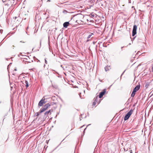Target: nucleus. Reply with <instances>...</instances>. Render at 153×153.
<instances>
[{
	"instance_id": "6",
	"label": "nucleus",
	"mask_w": 153,
	"mask_h": 153,
	"mask_svg": "<svg viewBox=\"0 0 153 153\" xmlns=\"http://www.w3.org/2000/svg\"><path fill=\"white\" fill-rule=\"evenodd\" d=\"M69 22H65L63 23V26L65 28H67L68 25H69Z\"/></svg>"
},
{
	"instance_id": "4",
	"label": "nucleus",
	"mask_w": 153,
	"mask_h": 153,
	"mask_svg": "<svg viewBox=\"0 0 153 153\" xmlns=\"http://www.w3.org/2000/svg\"><path fill=\"white\" fill-rule=\"evenodd\" d=\"M106 92V90L104 89L103 90V91L100 92L99 95V98H100L102 97L103 95Z\"/></svg>"
},
{
	"instance_id": "9",
	"label": "nucleus",
	"mask_w": 153,
	"mask_h": 153,
	"mask_svg": "<svg viewBox=\"0 0 153 153\" xmlns=\"http://www.w3.org/2000/svg\"><path fill=\"white\" fill-rule=\"evenodd\" d=\"M93 34H92V33H90V34H89L88 36V37H87V39H88L87 40V41L88 42V41H89L90 40V39H89V38H90L91 36H92V35H93Z\"/></svg>"
},
{
	"instance_id": "33",
	"label": "nucleus",
	"mask_w": 153,
	"mask_h": 153,
	"mask_svg": "<svg viewBox=\"0 0 153 153\" xmlns=\"http://www.w3.org/2000/svg\"><path fill=\"white\" fill-rule=\"evenodd\" d=\"M123 73L122 74L121 76L122 75H123Z\"/></svg>"
},
{
	"instance_id": "12",
	"label": "nucleus",
	"mask_w": 153,
	"mask_h": 153,
	"mask_svg": "<svg viewBox=\"0 0 153 153\" xmlns=\"http://www.w3.org/2000/svg\"><path fill=\"white\" fill-rule=\"evenodd\" d=\"M45 110H46V109H45V108H44L43 107L42 108H41L40 110V113H42Z\"/></svg>"
},
{
	"instance_id": "19",
	"label": "nucleus",
	"mask_w": 153,
	"mask_h": 153,
	"mask_svg": "<svg viewBox=\"0 0 153 153\" xmlns=\"http://www.w3.org/2000/svg\"><path fill=\"white\" fill-rule=\"evenodd\" d=\"M3 30L2 29L0 30V33H2Z\"/></svg>"
},
{
	"instance_id": "29",
	"label": "nucleus",
	"mask_w": 153,
	"mask_h": 153,
	"mask_svg": "<svg viewBox=\"0 0 153 153\" xmlns=\"http://www.w3.org/2000/svg\"><path fill=\"white\" fill-rule=\"evenodd\" d=\"M135 38V37H134V38L133 39V40H134V39Z\"/></svg>"
},
{
	"instance_id": "22",
	"label": "nucleus",
	"mask_w": 153,
	"mask_h": 153,
	"mask_svg": "<svg viewBox=\"0 0 153 153\" xmlns=\"http://www.w3.org/2000/svg\"><path fill=\"white\" fill-rule=\"evenodd\" d=\"M5 5H6V6H9V4H5Z\"/></svg>"
},
{
	"instance_id": "24",
	"label": "nucleus",
	"mask_w": 153,
	"mask_h": 153,
	"mask_svg": "<svg viewBox=\"0 0 153 153\" xmlns=\"http://www.w3.org/2000/svg\"><path fill=\"white\" fill-rule=\"evenodd\" d=\"M20 42H23V43H25V42H22V41H20Z\"/></svg>"
},
{
	"instance_id": "23",
	"label": "nucleus",
	"mask_w": 153,
	"mask_h": 153,
	"mask_svg": "<svg viewBox=\"0 0 153 153\" xmlns=\"http://www.w3.org/2000/svg\"><path fill=\"white\" fill-rule=\"evenodd\" d=\"M130 153H133L132 150L130 151Z\"/></svg>"
},
{
	"instance_id": "27",
	"label": "nucleus",
	"mask_w": 153,
	"mask_h": 153,
	"mask_svg": "<svg viewBox=\"0 0 153 153\" xmlns=\"http://www.w3.org/2000/svg\"><path fill=\"white\" fill-rule=\"evenodd\" d=\"M41 41L40 42V45H41Z\"/></svg>"
},
{
	"instance_id": "14",
	"label": "nucleus",
	"mask_w": 153,
	"mask_h": 153,
	"mask_svg": "<svg viewBox=\"0 0 153 153\" xmlns=\"http://www.w3.org/2000/svg\"><path fill=\"white\" fill-rule=\"evenodd\" d=\"M25 84H26V87H27L28 86V82L27 81H25Z\"/></svg>"
},
{
	"instance_id": "25",
	"label": "nucleus",
	"mask_w": 153,
	"mask_h": 153,
	"mask_svg": "<svg viewBox=\"0 0 153 153\" xmlns=\"http://www.w3.org/2000/svg\"><path fill=\"white\" fill-rule=\"evenodd\" d=\"M14 71H16V69H14Z\"/></svg>"
},
{
	"instance_id": "16",
	"label": "nucleus",
	"mask_w": 153,
	"mask_h": 153,
	"mask_svg": "<svg viewBox=\"0 0 153 153\" xmlns=\"http://www.w3.org/2000/svg\"><path fill=\"white\" fill-rule=\"evenodd\" d=\"M148 86H149V84H148L146 83L145 85V87L147 88L148 87Z\"/></svg>"
},
{
	"instance_id": "34",
	"label": "nucleus",
	"mask_w": 153,
	"mask_h": 153,
	"mask_svg": "<svg viewBox=\"0 0 153 153\" xmlns=\"http://www.w3.org/2000/svg\"><path fill=\"white\" fill-rule=\"evenodd\" d=\"M123 73L122 74L121 76L122 75H123Z\"/></svg>"
},
{
	"instance_id": "35",
	"label": "nucleus",
	"mask_w": 153,
	"mask_h": 153,
	"mask_svg": "<svg viewBox=\"0 0 153 153\" xmlns=\"http://www.w3.org/2000/svg\"><path fill=\"white\" fill-rule=\"evenodd\" d=\"M86 128H85V130H84V131L85 130Z\"/></svg>"
},
{
	"instance_id": "8",
	"label": "nucleus",
	"mask_w": 153,
	"mask_h": 153,
	"mask_svg": "<svg viewBox=\"0 0 153 153\" xmlns=\"http://www.w3.org/2000/svg\"><path fill=\"white\" fill-rule=\"evenodd\" d=\"M94 101H95L96 102H97V103L98 104V105L99 104L100 102V101L99 102H98V97H97V96L96 98H95L94 99Z\"/></svg>"
},
{
	"instance_id": "21",
	"label": "nucleus",
	"mask_w": 153,
	"mask_h": 153,
	"mask_svg": "<svg viewBox=\"0 0 153 153\" xmlns=\"http://www.w3.org/2000/svg\"><path fill=\"white\" fill-rule=\"evenodd\" d=\"M2 0V2L3 3H4V2H5L6 1V0Z\"/></svg>"
},
{
	"instance_id": "15",
	"label": "nucleus",
	"mask_w": 153,
	"mask_h": 153,
	"mask_svg": "<svg viewBox=\"0 0 153 153\" xmlns=\"http://www.w3.org/2000/svg\"><path fill=\"white\" fill-rule=\"evenodd\" d=\"M63 13H67V10H64L63 11Z\"/></svg>"
},
{
	"instance_id": "7",
	"label": "nucleus",
	"mask_w": 153,
	"mask_h": 153,
	"mask_svg": "<svg viewBox=\"0 0 153 153\" xmlns=\"http://www.w3.org/2000/svg\"><path fill=\"white\" fill-rule=\"evenodd\" d=\"M50 106V105L49 103H47L45 105H44L43 107L44 108H45L46 110L48 109V107Z\"/></svg>"
},
{
	"instance_id": "26",
	"label": "nucleus",
	"mask_w": 153,
	"mask_h": 153,
	"mask_svg": "<svg viewBox=\"0 0 153 153\" xmlns=\"http://www.w3.org/2000/svg\"><path fill=\"white\" fill-rule=\"evenodd\" d=\"M124 47H122L121 48L122 49V48H123Z\"/></svg>"
},
{
	"instance_id": "20",
	"label": "nucleus",
	"mask_w": 153,
	"mask_h": 153,
	"mask_svg": "<svg viewBox=\"0 0 153 153\" xmlns=\"http://www.w3.org/2000/svg\"><path fill=\"white\" fill-rule=\"evenodd\" d=\"M45 63L46 64H47V63H48L47 61L46 60V59H45Z\"/></svg>"
},
{
	"instance_id": "30",
	"label": "nucleus",
	"mask_w": 153,
	"mask_h": 153,
	"mask_svg": "<svg viewBox=\"0 0 153 153\" xmlns=\"http://www.w3.org/2000/svg\"><path fill=\"white\" fill-rule=\"evenodd\" d=\"M39 115V114H38V113H37V115Z\"/></svg>"
},
{
	"instance_id": "5",
	"label": "nucleus",
	"mask_w": 153,
	"mask_h": 153,
	"mask_svg": "<svg viewBox=\"0 0 153 153\" xmlns=\"http://www.w3.org/2000/svg\"><path fill=\"white\" fill-rule=\"evenodd\" d=\"M140 85H137L134 88L133 91L136 92L137 91H138L140 88Z\"/></svg>"
},
{
	"instance_id": "13",
	"label": "nucleus",
	"mask_w": 153,
	"mask_h": 153,
	"mask_svg": "<svg viewBox=\"0 0 153 153\" xmlns=\"http://www.w3.org/2000/svg\"><path fill=\"white\" fill-rule=\"evenodd\" d=\"M135 93L136 92L134 91H133V92L131 94V96L133 97H134L135 94Z\"/></svg>"
},
{
	"instance_id": "10",
	"label": "nucleus",
	"mask_w": 153,
	"mask_h": 153,
	"mask_svg": "<svg viewBox=\"0 0 153 153\" xmlns=\"http://www.w3.org/2000/svg\"><path fill=\"white\" fill-rule=\"evenodd\" d=\"M51 110H50L48 111H46L45 113V115H46V116H48V114L50 113V114H51Z\"/></svg>"
},
{
	"instance_id": "36",
	"label": "nucleus",
	"mask_w": 153,
	"mask_h": 153,
	"mask_svg": "<svg viewBox=\"0 0 153 153\" xmlns=\"http://www.w3.org/2000/svg\"><path fill=\"white\" fill-rule=\"evenodd\" d=\"M1 103V102H0V103Z\"/></svg>"
},
{
	"instance_id": "2",
	"label": "nucleus",
	"mask_w": 153,
	"mask_h": 153,
	"mask_svg": "<svg viewBox=\"0 0 153 153\" xmlns=\"http://www.w3.org/2000/svg\"><path fill=\"white\" fill-rule=\"evenodd\" d=\"M137 28V27L136 25H134L132 33V36H134L136 34Z\"/></svg>"
},
{
	"instance_id": "18",
	"label": "nucleus",
	"mask_w": 153,
	"mask_h": 153,
	"mask_svg": "<svg viewBox=\"0 0 153 153\" xmlns=\"http://www.w3.org/2000/svg\"><path fill=\"white\" fill-rule=\"evenodd\" d=\"M90 15H91V16H92L93 17H94L95 16L94 14H91Z\"/></svg>"
},
{
	"instance_id": "28",
	"label": "nucleus",
	"mask_w": 153,
	"mask_h": 153,
	"mask_svg": "<svg viewBox=\"0 0 153 153\" xmlns=\"http://www.w3.org/2000/svg\"><path fill=\"white\" fill-rule=\"evenodd\" d=\"M50 0H48L47 1H50Z\"/></svg>"
},
{
	"instance_id": "31",
	"label": "nucleus",
	"mask_w": 153,
	"mask_h": 153,
	"mask_svg": "<svg viewBox=\"0 0 153 153\" xmlns=\"http://www.w3.org/2000/svg\"><path fill=\"white\" fill-rule=\"evenodd\" d=\"M4 119V118L3 119V122Z\"/></svg>"
},
{
	"instance_id": "32",
	"label": "nucleus",
	"mask_w": 153,
	"mask_h": 153,
	"mask_svg": "<svg viewBox=\"0 0 153 153\" xmlns=\"http://www.w3.org/2000/svg\"><path fill=\"white\" fill-rule=\"evenodd\" d=\"M123 73L122 74L121 76L122 75H123Z\"/></svg>"
},
{
	"instance_id": "11",
	"label": "nucleus",
	"mask_w": 153,
	"mask_h": 153,
	"mask_svg": "<svg viewBox=\"0 0 153 153\" xmlns=\"http://www.w3.org/2000/svg\"><path fill=\"white\" fill-rule=\"evenodd\" d=\"M110 68V66H105V71H108L109 70V69Z\"/></svg>"
},
{
	"instance_id": "3",
	"label": "nucleus",
	"mask_w": 153,
	"mask_h": 153,
	"mask_svg": "<svg viewBox=\"0 0 153 153\" xmlns=\"http://www.w3.org/2000/svg\"><path fill=\"white\" fill-rule=\"evenodd\" d=\"M45 99L44 98V97L40 100L38 104V106H41L44 104L46 102L45 101Z\"/></svg>"
},
{
	"instance_id": "17",
	"label": "nucleus",
	"mask_w": 153,
	"mask_h": 153,
	"mask_svg": "<svg viewBox=\"0 0 153 153\" xmlns=\"http://www.w3.org/2000/svg\"><path fill=\"white\" fill-rule=\"evenodd\" d=\"M96 102H95V101H94L93 103V105H95L96 104Z\"/></svg>"
},
{
	"instance_id": "1",
	"label": "nucleus",
	"mask_w": 153,
	"mask_h": 153,
	"mask_svg": "<svg viewBox=\"0 0 153 153\" xmlns=\"http://www.w3.org/2000/svg\"><path fill=\"white\" fill-rule=\"evenodd\" d=\"M133 110L131 109L125 115L124 117V120H126L128 119L131 115L132 113Z\"/></svg>"
}]
</instances>
